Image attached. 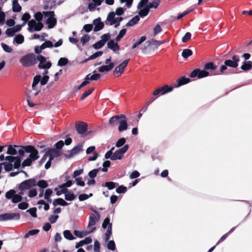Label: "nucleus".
<instances>
[{"label":"nucleus","mask_w":252,"mask_h":252,"mask_svg":"<svg viewBox=\"0 0 252 252\" xmlns=\"http://www.w3.org/2000/svg\"><path fill=\"white\" fill-rule=\"evenodd\" d=\"M36 186V181L34 179L26 180L19 185V191L18 193H16L15 190L11 189L5 193V196L13 203H19L22 200L23 196L27 193V191Z\"/></svg>","instance_id":"nucleus-1"},{"label":"nucleus","mask_w":252,"mask_h":252,"mask_svg":"<svg viewBox=\"0 0 252 252\" xmlns=\"http://www.w3.org/2000/svg\"><path fill=\"white\" fill-rule=\"evenodd\" d=\"M18 155L21 159V165L23 168L30 166L33 161L37 160L39 158L38 151L32 146L18 147Z\"/></svg>","instance_id":"nucleus-2"},{"label":"nucleus","mask_w":252,"mask_h":252,"mask_svg":"<svg viewBox=\"0 0 252 252\" xmlns=\"http://www.w3.org/2000/svg\"><path fill=\"white\" fill-rule=\"evenodd\" d=\"M128 145H125L123 148L117 150L113 153L114 147H112L105 155V158L106 159L110 158L112 160L121 159L123 158L124 154L127 151Z\"/></svg>","instance_id":"nucleus-3"},{"label":"nucleus","mask_w":252,"mask_h":252,"mask_svg":"<svg viewBox=\"0 0 252 252\" xmlns=\"http://www.w3.org/2000/svg\"><path fill=\"white\" fill-rule=\"evenodd\" d=\"M36 57L32 53L27 54L20 59V63L25 67H30L36 63Z\"/></svg>","instance_id":"nucleus-4"},{"label":"nucleus","mask_w":252,"mask_h":252,"mask_svg":"<svg viewBox=\"0 0 252 252\" xmlns=\"http://www.w3.org/2000/svg\"><path fill=\"white\" fill-rule=\"evenodd\" d=\"M123 20L122 17L117 16L114 12H111L108 14L105 23L107 26H113L114 28H117Z\"/></svg>","instance_id":"nucleus-5"},{"label":"nucleus","mask_w":252,"mask_h":252,"mask_svg":"<svg viewBox=\"0 0 252 252\" xmlns=\"http://www.w3.org/2000/svg\"><path fill=\"white\" fill-rule=\"evenodd\" d=\"M44 18L46 19V23L49 29L55 27L57 23V19L55 17L53 11H43Z\"/></svg>","instance_id":"nucleus-6"},{"label":"nucleus","mask_w":252,"mask_h":252,"mask_svg":"<svg viewBox=\"0 0 252 252\" xmlns=\"http://www.w3.org/2000/svg\"><path fill=\"white\" fill-rule=\"evenodd\" d=\"M28 24V30L31 32L40 31L43 27V24L41 22H38L33 19L29 21Z\"/></svg>","instance_id":"nucleus-7"},{"label":"nucleus","mask_w":252,"mask_h":252,"mask_svg":"<svg viewBox=\"0 0 252 252\" xmlns=\"http://www.w3.org/2000/svg\"><path fill=\"white\" fill-rule=\"evenodd\" d=\"M36 61L39 62L38 67L40 69H49L52 63L50 61H47L46 58L44 56L39 55L36 57Z\"/></svg>","instance_id":"nucleus-8"},{"label":"nucleus","mask_w":252,"mask_h":252,"mask_svg":"<svg viewBox=\"0 0 252 252\" xmlns=\"http://www.w3.org/2000/svg\"><path fill=\"white\" fill-rule=\"evenodd\" d=\"M129 59L126 60L116 66L113 71L114 75L117 77L120 76L126 68Z\"/></svg>","instance_id":"nucleus-9"},{"label":"nucleus","mask_w":252,"mask_h":252,"mask_svg":"<svg viewBox=\"0 0 252 252\" xmlns=\"http://www.w3.org/2000/svg\"><path fill=\"white\" fill-rule=\"evenodd\" d=\"M209 75V72L205 70H200V69H195L193 70L189 77L191 78L197 77V78H202L208 76Z\"/></svg>","instance_id":"nucleus-10"},{"label":"nucleus","mask_w":252,"mask_h":252,"mask_svg":"<svg viewBox=\"0 0 252 252\" xmlns=\"http://www.w3.org/2000/svg\"><path fill=\"white\" fill-rule=\"evenodd\" d=\"M20 218L19 213H6L0 215V220L5 221L11 220H19Z\"/></svg>","instance_id":"nucleus-11"},{"label":"nucleus","mask_w":252,"mask_h":252,"mask_svg":"<svg viewBox=\"0 0 252 252\" xmlns=\"http://www.w3.org/2000/svg\"><path fill=\"white\" fill-rule=\"evenodd\" d=\"M121 120L119 121L118 130L122 132L126 130L127 129V119L124 114H121Z\"/></svg>","instance_id":"nucleus-12"},{"label":"nucleus","mask_w":252,"mask_h":252,"mask_svg":"<svg viewBox=\"0 0 252 252\" xmlns=\"http://www.w3.org/2000/svg\"><path fill=\"white\" fill-rule=\"evenodd\" d=\"M75 127L79 134L82 135H87V125L85 123L80 122L76 124Z\"/></svg>","instance_id":"nucleus-13"},{"label":"nucleus","mask_w":252,"mask_h":252,"mask_svg":"<svg viewBox=\"0 0 252 252\" xmlns=\"http://www.w3.org/2000/svg\"><path fill=\"white\" fill-rule=\"evenodd\" d=\"M172 87H169L168 86H164L156 90L153 93V95H157L159 94L163 95L167 93L170 92L172 91Z\"/></svg>","instance_id":"nucleus-14"},{"label":"nucleus","mask_w":252,"mask_h":252,"mask_svg":"<svg viewBox=\"0 0 252 252\" xmlns=\"http://www.w3.org/2000/svg\"><path fill=\"white\" fill-rule=\"evenodd\" d=\"M100 218V215L99 217H98L96 215L95 216L94 214H90L88 228L89 229H92V228H91V227L94 226L96 224L97 221H98L99 220Z\"/></svg>","instance_id":"nucleus-15"},{"label":"nucleus","mask_w":252,"mask_h":252,"mask_svg":"<svg viewBox=\"0 0 252 252\" xmlns=\"http://www.w3.org/2000/svg\"><path fill=\"white\" fill-rule=\"evenodd\" d=\"M93 23L94 26V31L95 32H98L104 28V23L101 21L100 17L94 20Z\"/></svg>","instance_id":"nucleus-16"},{"label":"nucleus","mask_w":252,"mask_h":252,"mask_svg":"<svg viewBox=\"0 0 252 252\" xmlns=\"http://www.w3.org/2000/svg\"><path fill=\"white\" fill-rule=\"evenodd\" d=\"M107 47L115 52L119 51L120 50L118 43L113 39H111L108 41Z\"/></svg>","instance_id":"nucleus-17"},{"label":"nucleus","mask_w":252,"mask_h":252,"mask_svg":"<svg viewBox=\"0 0 252 252\" xmlns=\"http://www.w3.org/2000/svg\"><path fill=\"white\" fill-rule=\"evenodd\" d=\"M47 153L50 160H52L55 158L59 157L61 154L60 150L53 148L49 150Z\"/></svg>","instance_id":"nucleus-18"},{"label":"nucleus","mask_w":252,"mask_h":252,"mask_svg":"<svg viewBox=\"0 0 252 252\" xmlns=\"http://www.w3.org/2000/svg\"><path fill=\"white\" fill-rule=\"evenodd\" d=\"M120 116L121 115H117L110 118L109 124L112 127H115L119 124V121L121 118Z\"/></svg>","instance_id":"nucleus-19"},{"label":"nucleus","mask_w":252,"mask_h":252,"mask_svg":"<svg viewBox=\"0 0 252 252\" xmlns=\"http://www.w3.org/2000/svg\"><path fill=\"white\" fill-rule=\"evenodd\" d=\"M18 147L21 146L16 145L13 146L12 145H9L6 152L7 154L10 155H15L17 153H18V151L19 150Z\"/></svg>","instance_id":"nucleus-20"},{"label":"nucleus","mask_w":252,"mask_h":252,"mask_svg":"<svg viewBox=\"0 0 252 252\" xmlns=\"http://www.w3.org/2000/svg\"><path fill=\"white\" fill-rule=\"evenodd\" d=\"M95 229V227H93L92 229H91L90 231H79L78 230H74V234L75 235L77 236L79 238H83L91 232H93L94 230Z\"/></svg>","instance_id":"nucleus-21"},{"label":"nucleus","mask_w":252,"mask_h":252,"mask_svg":"<svg viewBox=\"0 0 252 252\" xmlns=\"http://www.w3.org/2000/svg\"><path fill=\"white\" fill-rule=\"evenodd\" d=\"M82 147L83 146L82 145H77L76 147H75L70 151L68 158L72 157L75 155L76 154L79 153L81 151H82Z\"/></svg>","instance_id":"nucleus-22"},{"label":"nucleus","mask_w":252,"mask_h":252,"mask_svg":"<svg viewBox=\"0 0 252 252\" xmlns=\"http://www.w3.org/2000/svg\"><path fill=\"white\" fill-rule=\"evenodd\" d=\"M114 66V64L113 63H110L108 65H102L100 66L98 69V71L100 72H103L105 71L108 72L111 70Z\"/></svg>","instance_id":"nucleus-23"},{"label":"nucleus","mask_w":252,"mask_h":252,"mask_svg":"<svg viewBox=\"0 0 252 252\" xmlns=\"http://www.w3.org/2000/svg\"><path fill=\"white\" fill-rule=\"evenodd\" d=\"M69 204L67 202L64 201L63 198H59L55 199L53 202V205L54 206H56L57 205H61L62 206H67Z\"/></svg>","instance_id":"nucleus-24"},{"label":"nucleus","mask_w":252,"mask_h":252,"mask_svg":"<svg viewBox=\"0 0 252 252\" xmlns=\"http://www.w3.org/2000/svg\"><path fill=\"white\" fill-rule=\"evenodd\" d=\"M24 41V37L21 34H18L13 38V43L22 44Z\"/></svg>","instance_id":"nucleus-25"},{"label":"nucleus","mask_w":252,"mask_h":252,"mask_svg":"<svg viewBox=\"0 0 252 252\" xmlns=\"http://www.w3.org/2000/svg\"><path fill=\"white\" fill-rule=\"evenodd\" d=\"M140 19L138 16L136 15L132 18L130 21H129L126 25V27H131L136 24Z\"/></svg>","instance_id":"nucleus-26"},{"label":"nucleus","mask_w":252,"mask_h":252,"mask_svg":"<svg viewBox=\"0 0 252 252\" xmlns=\"http://www.w3.org/2000/svg\"><path fill=\"white\" fill-rule=\"evenodd\" d=\"M22 7L19 4L17 0H14L12 2V10L15 12H20Z\"/></svg>","instance_id":"nucleus-27"},{"label":"nucleus","mask_w":252,"mask_h":252,"mask_svg":"<svg viewBox=\"0 0 252 252\" xmlns=\"http://www.w3.org/2000/svg\"><path fill=\"white\" fill-rule=\"evenodd\" d=\"M189 79L188 78H185V77H182L180 78L178 80V84L176 85V87H178L180 86L186 84L189 82Z\"/></svg>","instance_id":"nucleus-28"},{"label":"nucleus","mask_w":252,"mask_h":252,"mask_svg":"<svg viewBox=\"0 0 252 252\" xmlns=\"http://www.w3.org/2000/svg\"><path fill=\"white\" fill-rule=\"evenodd\" d=\"M252 67V62L247 61L244 63L241 66V68L245 71L249 70Z\"/></svg>","instance_id":"nucleus-29"},{"label":"nucleus","mask_w":252,"mask_h":252,"mask_svg":"<svg viewBox=\"0 0 252 252\" xmlns=\"http://www.w3.org/2000/svg\"><path fill=\"white\" fill-rule=\"evenodd\" d=\"M64 237L68 240H73L75 237L73 236L70 230H65L63 232Z\"/></svg>","instance_id":"nucleus-30"},{"label":"nucleus","mask_w":252,"mask_h":252,"mask_svg":"<svg viewBox=\"0 0 252 252\" xmlns=\"http://www.w3.org/2000/svg\"><path fill=\"white\" fill-rule=\"evenodd\" d=\"M53 193V190L51 189H48L46 190L45 194H44V198L47 200L48 202H51L52 200L50 198V197Z\"/></svg>","instance_id":"nucleus-31"},{"label":"nucleus","mask_w":252,"mask_h":252,"mask_svg":"<svg viewBox=\"0 0 252 252\" xmlns=\"http://www.w3.org/2000/svg\"><path fill=\"white\" fill-rule=\"evenodd\" d=\"M192 55V52L189 49H184L182 53V56L185 59H187L189 57L191 56Z\"/></svg>","instance_id":"nucleus-32"},{"label":"nucleus","mask_w":252,"mask_h":252,"mask_svg":"<svg viewBox=\"0 0 252 252\" xmlns=\"http://www.w3.org/2000/svg\"><path fill=\"white\" fill-rule=\"evenodd\" d=\"M146 39V37L145 36H143L140 37V38L132 46V49H135L137 46L141 44L143 42H144Z\"/></svg>","instance_id":"nucleus-33"},{"label":"nucleus","mask_w":252,"mask_h":252,"mask_svg":"<svg viewBox=\"0 0 252 252\" xmlns=\"http://www.w3.org/2000/svg\"><path fill=\"white\" fill-rule=\"evenodd\" d=\"M112 224H110L109 225L107 230L105 234V241H108L110 239V236L112 234Z\"/></svg>","instance_id":"nucleus-34"},{"label":"nucleus","mask_w":252,"mask_h":252,"mask_svg":"<svg viewBox=\"0 0 252 252\" xmlns=\"http://www.w3.org/2000/svg\"><path fill=\"white\" fill-rule=\"evenodd\" d=\"M36 185H37L41 189L46 188L48 185L47 182L44 180H41L36 182Z\"/></svg>","instance_id":"nucleus-35"},{"label":"nucleus","mask_w":252,"mask_h":252,"mask_svg":"<svg viewBox=\"0 0 252 252\" xmlns=\"http://www.w3.org/2000/svg\"><path fill=\"white\" fill-rule=\"evenodd\" d=\"M224 64L226 65L231 67H236L238 65V64L236 63V62H234L231 60H227L225 61Z\"/></svg>","instance_id":"nucleus-36"},{"label":"nucleus","mask_w":252,"mask_h":252,"mask_svg":"<svg viewBox=\"0 0 252 252\" xmlns=\"http://www.w3.org/2000/svg\"><path fill=\"white\" fill-rule=\"evenodd\" d=\"M38 229H33L29 231L24 236V238H28L31 236H33L37 234L39 232Z\"/></svg>","instance_id":"nucleus-37"},{"label":"nucleus","mask_w":252,"mask_h":252,"mask_svg":"<svg viewBox=\"0 0 252 252\" xmlns=\"http://www.w3.org/2000/svg\"><path fill=\"white\" fill-rule=\"evenodd\" d=\"M149 9L148 7V6L146 5L144 7V8L141 9L139 12V15L142 17H143L144 16H146L149 12Z\"/></svg>","instance_id":"nucleus-38"},{"label":"nucleus","mask_w":252,"mask_h":252,"mask_svg":"<svg viewBox=\"0 0 252 252\" xmlns=\"http://www.w3.org/2000/svg\"><path fill=\"white\" fill-rule=\"evenodd\" d=\"M100 171H101L100 168L93 169L89 172L88 176L90 177V178L94 179L95 177H96L97 174Z\"/></svg>","instance_id":"nucleus-39"},{"label":"nucleus","mask_w":252,"mask_h":252,"mask_svg":"<svg viewBox=\"0 0 252 252\" xmlns=\"http://www.w3.org/2000/svg\"><path fill=\"white\" fill-rule=\"evenodd\" d=\"M217 68V66L214 65L212 62L208 63L204 65L205 70H214Z\"/></svg>","instance_id":"nucleus-40"},{"label":"nucleus","mask_w":252,"mask_h":252,"mask_svg":"<svg viewBox=\"0 0 252 252\" xmlns=\"http://www.w3.org/2000/svg\"><path fill=\"white\" fill-rule=\"evenodd\" d=\"M160 1L159 0H155L153 2L149 3L147 6L149 9L157 8L159 5Z\"/></svg>","instance_id":"nucleus-41"},{"label":"nucleus","mask_w":252,"mask_h":252,"mask_svg":"<svg viewBox=\"0 0 252 252\" xmlns=\"http://www.w3.org/2000/svg\"><path fill=\"white\" fill-rule=\"evenodd\" d=\"M126 29H122L120 31L118 35L117 36V37L115 38L116 41H117V42L119 41L123 38V37L125 35V34L126 33Z\"/></svg>","instance_id":"nucleus-42"},{"label":"nucleus","mask_w":252,"mask_h":252,"mask_svg":"<svg viewBox=\"0 0 252 252\" xmlns=\"http://www.w3.org/2000/svg\"><path fill=\"white\" fill-rule=\"evenodd\" d=\"M68 63V59L65 58H61L58 62V65L63 66L66 65Z\"/></svg>","instance_id":"nucleus-43"},{"label":"nucleus","mask_w":252,"mask_h":252,"mask_svg":"<svg viewBox=\"0 0 252 252\" xmlns=\"http://www.w3.org/2000/svg\"><path fill=\"white\" fill-rule=\"evenodd\" d=\"M41 80V76L40 75H36L33 78V83L32 84V89L34 90L35 87L36 85L38 84L39 82H40Z\"/></svg>","instance_id":"nucleus-44"},{"label":"nucleus","mask_w":252,"mask_h":252,"mask_svg":"<svg viewBox=\"0 0 252 252\" xmlns=\"http://www.w3.org/2000/svg\"><path fill=\"white\" fill-rule=\"evenodd\" d=\"M95 71H94L93 72V74L92 75H90V74H88L87 75H89V79L90 80H98L101 75L99 73H95Z\"/></svg>","instance_id":"nucleus-45"},{"label":"nucleus","mask_w":252,"mask_h":252,"mask_svg":"<svg viewBox=\"0 0 252 252\" xmlns=\"http://www.w3.org/2000/svg\"><path fill=\"white\" fill-rule=\"evenodd\" d=\"M55 5V2L53 0H48L46 2V4L44 5V8L45 9H52Z\"/></svg>","instance_id":"nucleus-46"},{"label":"nucleus","mask_w":252,"mask_h":252,"mask_svg":"<svg viewBox=\"0 0 252 252\" xmlns=\"http://www.w3.org/2000/svg\"><path fill=\"white\" fill-rule=\"evenodd\" d=\"M65 199L67 201H73L75 198V195L71 192L65 193Z\"/></svg>","instance_id":"nucleus-47"},{"label":"nucleus","mask_w":252,"mask_h":252,"mask_svg":"<svg viewBox=\"0 0 252 252\" xmlns=\"http://www.w3.org/2000/svg\"><path fill=\"white\" fill-rule=\"evenodd\" d=\"M94 90V89L93 88H91L87 91L85 92L81 96V100H83L90 94H91L93 92Z\"/></svg>","instance_id":"nucleus-48"},{"label":"nucleus","mask_w":252,"mask_h":252,"mask_svg":"<svg viewBox=\"0 0 252 252\" xmlns=\"http://www.w3.org/2000/svg\"><path fill=\"white\" fill-rule=\"evenodd\" d=\"M53 47V44L51 41H46L41 45V49H45L46 48H52Z\"/></svg>","instance_id":"nucleus-49"},{"label":"nucleus","mask_w":252,"mask_h":252,"mask_svg":"<svg viewBox=\"0 0 252 252\" xmlns=\"http://www.w3.org/2000/svg\"><path fill=\"white\" fill-rule=\"evenodd\" d=\"M37 190L35 189H31L29 190L28 193V195L30 198H32L37 195Z\"/></svg>","instance_id":"nucleus-50"},{"label":"nucleus","mask_w":252,"mask_h":252,"mask_svg":"<svg viewBox=\"0 0 252 252\" xmlns=\"http://www.w3.org/2000/svg\"><path fill=\"white\" fill-rule=\"evenodd\" d=\"M103 54L102 51H98L97 52L94 54H93L92 55H91L88 59V60H94L95 59L99 57H100Z\"/></svg>","instance_id":"nucleus-51"},{"label":"nucleus","mask_w":252,"mask_h":252,"mask_svg":"<svg viewBox=\"0 0 252 252\" xmlns=\"http://www.w3.org/2000/svg\"><path fill=\"white\" fill-rule=\"evenodd\" d=\"M1 45L3 50L7 53H11L13 51V49L11 47L5 43H2Z\"/></svg>","instance_id":"nucleus-52"},{"label":"nucleus","mask_w":252,"mask_h":252,"mask_svg":"<svg viewBox=\"0 0 252 252\" xmlns=\"http://www.w3.org/2000/svg\"><path fill=\"white\" fill-rule=\"evenodd\" d=\"M44 17L43 12L42 13L38 12L35 13L34 18L36 21H40L42 20V18Z\"/></svg>","instance_id":"nucleus-53"},{"label":"nucleus","mask_w":252,"mask_h":252,"mask_svg":"<svg viewBox=\"0 0 252 252\" xmlns=\"http://www.w3.org/2000/svg\"><path fill=\"white\" fill-rule=\"evenodd\" d=\"M110 38V35L109 33L103 34L101 36L100 41L103 42L105 44V43Z\"/></svg>","instance_id":"nucleus-54"},{"label":"nucleus","mask_w":252,"mask_h":252,"mask_svg":"<svg viewBox=\"0 0 252 252\" xmlns=\"http://www.w3.org/2000/svg\"><path fill=\"white\" fill-rule=\"evenodd\" d=\"M31 16L28 13H25L22 17V20L24 21L23 24L25 25L28 21L30 19Z\"/></svg>","instance_id":"nucleus-55"},{"label":"nucleus","mask_w":252,"mask_h":252,"mask_svg":"<svg viewBox=\"0 0 252 252\" xmlns=\"http://www.w3.org/2000/svg\"><path fill=\"white\" fill-rule=\"evenodd\" d=\"M133 1V0H120L121 3H126L125 5L128 8L131 6Z\"/></svg>","instance_id":"nucleus-56"},{"label":"nucleus","mask_w":252,"mask_h":252,"mask_svg":"<svg viewBox=\"0 0 252 252\" xmlns=\"http://www.w3.org/2000/svg\"><path fill=\"white\" fill-rule=\"evenodd\" d=\"M90 39V36L89 35L86 34L82 37L81 38V42L84 46L88 42Z\"/></svg>","instance_id":"nucleus-57"},{"label":"nucleus","mask_w":252,"mask_h":252,"mask_svg":"<svg viewBox=\"0 0 252 252\" xmlns=\"http://www.w3.org/2000/svg\"><path fill=\"white\" fill-rule=\"evenodd\" d=\"M149 42L150 45H153L156 48L158 47L161 44L160 41H158L154 39L150 40Z\"/></svg>","instance_id":"nucleus-58"},{"label":"nucleus","mask_w":252,"mask_h":252,"mask_svg":"<svg viewBox=\"0 0 252 252\" xmlns=\"http://www.w3.org/2000/svg\"><path fill=\"white\" fill-rule=\"evenodd\" d=\"M191 34L190 32H186L185 35L182 37V41L184 43L187 42L190 38Z\"/></svg>","instance_id":"nucleus-59"},{"label":"nucleus","mask_w":252,"mask_h":252,"mask_svg":"<svg viewBox=\"0 0 252 252\" xmlns=\"http://www.w3.org/2000/svg\"><path fill=\"white\" fill-rule=\"evenodd\" d=\"M107 248L112 251H114L115 249V244L114 241H109L107 245Z\"/></svg>","instance_id":"nucleus-60"},{"label":"nucleus","mask_w":252,"mask_h":252,"mask_svg":"<svg viewBox=\"0 0 252 252\" xmlns=\"http://www.w3.org/2000/svg\"><path fill=\"white\" fill-rule=\"evenodd\" d=\"M150 43L149 40L147 41L145 43H144L141 47V49L142 52L145 53L147 49L150 47Z\"/></svg>","instance_id":"nucleus-61"},{"label":"nucleus","mask_w":252,"mask_h":252,"mask_svg":"<svg viewBox=\"0 0 252 252\" xmlns=\"http://www.w3.org/2000/svg\"><path fill=\"white\" fill-rule=\"evenodd\" d=\"M15 33L16 32L12 28L7 29L5 31L6 34L9 37L13 36Z\"/></svg>","instance_id":"nucleus-62"},{"label":"nucleus","mask_w":252,"mask_h":252,"mask_svg":"<svg viewBox=\"0 0 252 252\" xmlns=\"http://www.w3.org/2000/svg\"><path fill=\"white\" fill-rule=\"evenodd\" d=\"M154 36H156L158 33L161 32V28L159 25H157L153 29Z\"/></svg>","instance_id":"nucleus-63"},{"label":"nucleus","mask_w":252,"mask_h":252,"mask_svg":"<svg viewBox=\"0 0 252 252\" xmlns=\"http://www.w3.org/2000/svg\"><path fill=\"white\" fill-rule=\"evenodd\" d=\"M104 45V44L103 42L100 40L93 44V47L95 49H99L102 47Z\"/></svg>","instance_id":"nucleus-64"}]
</instances>
